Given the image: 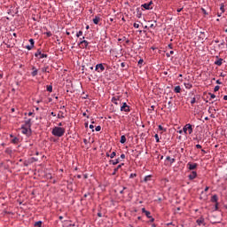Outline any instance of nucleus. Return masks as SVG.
I'll list each match as a JSON object with an SVG mask.
<instances>
[{
	"mask_svg": "<svg viewBox=\"0 0 227 227\" xmlns=\"http://www.w3.org/2000/svg\"><path fill=\"white\" fill-rule=\"evenodd\" d=\"M65 132H66L65 128H61L58 126H55L51 130V134L55 137H63V136H65Z\"/></svg>",
	"mask_w": 227,
	"mask_h": 227,
	"instance_id": "1",
	"label": "nucleus"
},
{
	"mask_svg": "<svg viewBox=\"0 0 227 227\" xmlns=\"http://www.w3.org/2000/svg\"><path fill=\"white\" fill-rule=\"evenodd\" d=\"M183 132L184 134H187V132H188V134H192V132H193L192 125L191 123L184 125L183 128Z\"/></svg>",
	"mask_w": 227,
	"mask_h": 227,
	"instance_id": "2",
	"label": "nucleus"
},
{
	"mask_svg": "<svg viewBox=\"0 0 227 227\" xmlns=\"http://www.w3.org/2000/svg\"><path fill=\"white\" fill-rule=\"evenodd\" d=\"M145 10H153V1H150L147 4H144L141 5Z\"/></svg>",
	"mask_w": 227,
	"mask_h": 227,
	"instance_id": "3",
	"label": "nucleus"
},
{
	"mask_svg": "<svg viewBox=\"0 0 227 227\" xmlns=\"http://www.w3.org/2000/svg\"><path fill=\"white\" fill-rule=\"evenodd\" d=\"M80 49H87L88 45H90V43L86 40L80 41L78 43Z\"/></svg>",
	"mask_w": 227,
	"mask_h": 227,
	"instance_id": "4",
	"label": "nucleus"
},
{
	"mask_svg": "<svg viewBox=\"0 0 227 227\" xmlns=\"http://www.w3.org/2000/svg\"><path fill=\"white\" fill-rule=\"evenodd\" d=\"M121 111L124 113H130V106L126 103H122V106H121Z\"/></svg>",
	"mask_w": 227,
	"mask_h": 227,
	"instance_id": "5",
	"label": "nucleus"
},
{
	"mask_svg": "<svg viewBox=\"0 0 227 227\" xmlns=\"http://www.w3.org/2000/svg\"><path fill=\"white\" fill-rule=\"evenodd\" d=\"M104 70H106V67H104V64L96 65V67H95L96 72L101 73V72H104Z\"/></svg>",
	"mask_w": 227,
	"mask_h": 227,
	"instance_id": "6",
	"label": "nucleus"
},
{
	"mask_svg": "<svg viewBox=\"0 0 227 227\" xmlns=\"http://www.w3.org/2000/svg\"><path fill=\"white\" fill-rule=\"evenodd\" d=\"M187 168H188V169H190V171H192L193 169H196V168H198V163H191V162H189L187 164Z\"/></svg>",
	"mask_w": 227,
	"mask_h": 227,
	"instance_id": "7",
	"label": "nucleus"
},
{
	"mask_svg": "<svg viewBox=\"0 0 227 227\" xmlns=\"http://www.w3.org/2000/svg\"><path fill=\"white\" fill-rule=\"evenodd\" d=\"M198 176V173L196 171H192V173L188 176L189 180H194Z\"/></svg>",
	"mask_w": 227,
	"mask_h": 227,
	"instance_id": "8",
	"label": "nucleus"
},
{
	"mask_svg": "<svg viewBox=\"0 0 227 227\" xmlns=\"http://www.w3.org/2000/svg\"><path fill=\"white\" fill-rule=\"evenodd\" d=\"M216 60L215 61V65H217V67H221V65H223V61H224V59H219V56H216Z\"/></svg>",
	"mask_w": 227,
	"mask_h": 227,
	"instance_id": "9",
	"label": "nucleus"
},
{
	"mask_svg": "<svg viewBox=\"0 0 227 227\" xmlns=\"http://www.w3.org/2000/svg\"><path fill=\"white\" fill-rule=\"evenodd\" d=\"M196 223L199 226H201V224L205 225V218H203V216H200L199 219L196 220Z\"/></svg>",
	"mask_w": 227,
	"mask_h": 227,
	"instance_id": "10",
	"label": "nucleus"
},
{
	"mask_svg": "<svg viewBox=\"0 0 227 227\" xmlns=\"http://www.w3.org/2000/svg\"><path fill=\"white\" fill-rule=\"evenodd\" d=\"M125 166V163H121L120 165H118L114 169V172L112 173L113 176L116 175V173H118V169H121V167Z\"/></svg>",
	"mask_w": 227,
	"mask_h": 227,
	"instance_id": "11",
	"label": "nucleus"
},
{
	"mask_svg": "<svg viewBox=\"0 0 227 227\" xmlns=\"http://www.w3.org/2000/svg\"><path fill=\"white\" fill-rule=\"evenodd\" d=\"M137 19H141V17H143V9L139 7L137 8Z\"/></svg>",
	"mask_w": 227,
	"mask_h": 227,
	"instance_id": "12",
	"label": "nucleus"
},
{
	"mask_svg": "<svg viewBox=\"0 0 227 227\" xmlns=\"http://www.w3.org/2000/svg\"><path fill=\"white\" fill-rule=\"evenodd\" d=\"M142 213L145 214L146 217L149 219L150 217H152V213L148 210H146V208L143 207L142 208Z\"/></svg>",
	"mask_w": 227,
	"mask_h": 227,
	"instance_id": "13",
	"label": "nucleus"
},
{
	"mask_svg": "<svg viewBox=\"0 0 227 227\" xmlns=\"http://www.w3.org/2000/svg\"><path fill=\"white\" fill-rule=\"evenodd\" d=\"M219 197L217 194H215L211 197V203H219Z\"/></svg>",
	"mask_w": 227,
	"mask_h": 227,
	"instance_id": "14",
	"label": "nucleus"
},
{
	"mask_svg": "<svg viewBox=\"0 0 227 227\" xmlns=\"http://www.w3.org/2000/svg\"><path fill=\"white\" fill-rule=\"evenodd\" d=\"M32 70H33V72L31 73L32 77H36V75H38V69H36V67L34 66L32 67Z\"/></svg>",
	"mask_w": 227,
	"mask_h": 227,
	"instance_id": "15",
	"label": "nucleus"
},
{
	"mask_svg": "<svg viewBox=\"0 0 227 227\" xmlns=\"http://www.w3.org/2000/svg\"><path fill=\"white\" fill-rule=\"evenodd\" d=\"M22 134H27L29 130H31V128H27L26 126H21Z\"/></svg>",
	"mask_w": 227,
	"mask_h": 227,
	"instance_id": "16",
	"label": "nucleus"
},
{
	"mask_svg": "<svg viewBox=\"0 0 227 227\" xmlns=\"http://www.w3.org/2000/svg\"><path fill=\"white\" fill-rule=\"evenodd\" d=\"M152 175L145 176L143 182H145V184H147V182H152Z\"/></svg>",
	"mask_w": 227,
	"mask_h": 227,
	"instance_id": "17",
	"label": "nucleus"
},
{
	"mask_svg": "<svg viewBox=\"0 0 227 227\" xmlns=\"http://www.w3.org/2000/svg\"><path fill=\"white\" fill-rule=\"evenodd\" d=\"M109 164H113V166H116V164H120V158L116 160H110Z\"/></svg>",
	"mask_w": 227,
	"mask_h": 227,
	"instance_id": "18",
	"label": "nucleus"
},
{
	"mask_svg": "<svg viewBox=\"0 0 227 227\" xmlns=\"http://www.w3.org/2000/svg\"><path fill=\"white\" fill-rule=\"evenodd\" d=\"M118 100H120V96H116V97H113V98H112V102H113V104H114L115 106H118Z\"/></svg>",
	"mask_w": 227,
	"mask_h": 227,
	"instance_id": "19",
	"label": "nucleus"
},
{
	"mask_svg": "<svg viewBox=\"0 0 227 227\" xmlns=\"http://www.w3.org/2000/svg\"><path fill=\"white\" fill-rule=\"evenodd\" d=\"M23 127H27V129H31V119H27L25 121V125Z\"/></svg>",
	"mask_w": 227,
	"mask_h": 227,
	"instance_id": "20",
	"label": "nucleus"
},
{
	"mask_svg": "<svg viewBox=\"0 0 227 227\" xmlns=\"http://www.w3.org/2000/svg\"><path fill=\"white\" fill-rule=\"evenodd\" d=\"M120 143H121V145H125V143H127V137H125V135H122V136L121 137Z\"/></svg>",
	"mask_w": 227,
	"mask_h": 227,
	"instance_id": "21",
	"label": "nucleus"
},
{
	"mask_svg": "<svg viewBox=\"0 0 227 227\" xmlns=\"http://www.w3.org/2000/svg\"><path fill=\"white\" fill-rule=\"evenodd\" d=\"M101 19L99 16H95V18L93 19V23L94 24H98L100 22Z\"/></svg>",
	"mask_w": 227,
	"mask_h": 227,
	"instance_id": "22",
	"label": "nucleus"
},
{
	"mask_svg": "<svg viewBox=\"0 0 227 227\" xmlns=\"http://www.w3.org/2000/svg\"><path fill=\"white\" fill-rule=\"evenodd\" d=\"M29 164H33V160H27L23 162V166H25L26 168H27V166H29Z\"/></svg>",
	"mask_w": 227,
	"mask_h": 227,
	"instance_id": "23",
	"label": "nucleus"
},
{
	"mask_svg": "<svg viewBox=\"0 0 227 227\" xmlns=\"http://www.w3.org/2000/svg\"><path fill=\"white\" fill-rule=\"evenodd\" d=\"M57 118H59V120L65 118V114L62 111H59L57 115Z\"/></svg>",
	"mask_w": 227,
	"mask_h": 227,
	"instance_id": "24",
	"label": "nucleus"
},
{
	"mask_svg": "<svg viewBox=\"0 0 227 227\" xmlns=\"http://www.w3.org/2000/svg\"><path fill=\"white\" fill-rule=\"evenodd\" d=\"M174 91L175 93H180V91H182V88L180 87V85L176 86Z\"/></svg>",
	"mask_w": 227,
	"mask_h": 227,
	"instance_id": "25",
	"label": "nucleus"
},
{
	"mask_svg": "<svg viewBox=\"0 0 227 227\" xmlns=\"http://www.w3.org/2000/svg\"><path fill=\"white\" fill-rule=\"evenodd\" d=\"M11 143L13 145H19V137H15L13 139L11 140Z\"/></svg>",
	"mask_w": 227,
	"mask_h": 227,
	"instance_id": "26",
	"label": "nucleus"
},
{
	"mask_svg": "<svg viewBox=\"0 0 227 227\" xmlns=\"http://www.w3.org/2000/svg\"><path fill=\"white\" fill-rule=\"evenodd\" d=\"M149 27H151V29H155L157 27V21H153V23H151L149 25Z\"/></svg>",
	"mask_w": 227,
	"mask_h": 227,
	"instance_id": "27",
	"label": "nucleus"
},
{
	"mask_svg": "<svg viewBox=\"0 0 227 227\" xmlns=\"http://www.w3.org/2000/svg\"><path fill=\"white\" fill-rule=\"evenodd\" d=\"M166 160H169L170 164H173L176 160H175V158H171L170 156H167Z\"/></svg>",
	"mask_w": 227,
	"mask_h": 227,
	"instance_id": "28",
	"label": "nucleus"
},
{
	"mask_svg": "<svg viewBox=\"0 0 227 227\" xmlns=\"http://www.w3.org/2000/svg\"><path fill=\"white\" fill-rule=\"evenodd\" d=\"M121 68H125L126 70L129 69V65L125 62H121Z\"/></svg>",
	"mask_w": 227,
	"mask_h": 227,
	"instance_id": "29",
	"label": "nucleus"
},
{
	"mask_svg": "<svg viewBox=\"0 0 227 227\" xmlns=\"http://www.w3.org/2000/svg\"><path fill=\"white\" fill-rule=\"evenodd\" d=\"M42 72L49 74V66L43 67Z\"/></svg>",
	"mask_w": 227,
	"mask_h": 227,
	"instance_id": "30",
	"label": "nucleus"
},
{
	"mask_svg": "<svg viewBox=\"0 0 227 227\" xmlns=\"http://www.w3.org/2000/svg\"><path fill=\"white\" fill-rule=\"evenodd\" d=\"M42 54V50L38 49L37 51L35 53V57L38 58V56H41Z\"/></svg>",
	"mask_w": 227,
	"mask_h": 227,
	"instance_id": "31",
	"label": "nucleus"
},
{
	"mask_svg": "<svg viewBox=\"0 0 227 227\" xmlns=\"http://www.w3.org/2000/svg\"><path fill=\"white\" fill-rule=\"evenodd\" d=\"M5 153H7V155H12V153H13V151H12V149L7 148L5 149Z\"/></svg>",
	"mask_w": 227,
	"mask_h": 227,
	"instance_id": "32",
	"label": "nucleus"
},
{
	"mask_svg": "<svg viewBox=\"0 0 227 227\" xmlns=\"http://www.w3.org/2000/svg\"><path fill=\"white\" fill-rule=\"evenodd\" d=\"M46 90H47V91H49L50 93H52V85H47Z\"/></svg>",
	"mask_w": 227,
	"mask_h": 227,
	"instance_id": "33",
	"label": "nucleus"
},
{
	"mask_svg": "<svg viewBox=\"0 0 227 227\" xmlns=\"http://www.w3.org/2000/svg\"><path fill=\"white\" fill-rule=\"evenodd\" d=\"M220 10H221V13H224V12H225V10H224V4H221Z\"/></svg>",
	"mask_w": 227,
	"mask_h": 227,
	"instance_id": "34",
	"label": "nucleus"
},
{
	"mask_svg": "<svg viewBox=\"0 0 227 227\" xmlns=\"http://www.w3.org/2000/svg\"><path fill=\"white\" fill-rule=\"evenodd\" d=\"M43 58H47V54L41 53V55L38 57L39 59H43Z\"/></svg>",
	"mask_w": 227,
	"mask_h": 227,
	"instance_id": "35",
	"label": "nucleus"
},
{
	"mask_svg": "<svg viewBox=\"0 0 227 227\" xmlns=\"http://www.w3.org/2000/svg\"><path fill=\"white\" fill-rule=\"evenodd\" d=\"M172 54H175L174 51H170L169 52L166 53L167 58H170Z\"/></svg>",
	"mask_w": 227,
	"mask_h": 227,
	"instance_id": "36",
	"label": "nucleus"
},
{
	"mask_svg": "<svg viewBox=\"0 0 227 227\" xmlns=\"http://www.w3.org/2000/svg\"><path fill=\"white\" fill-rule=\"evenodd\" d=\"M185 88H187L188 90H191V88H192V84L191 83H184Z\"/></svg>",
	"mask_w": 227,
	"mask_h": 227,
	"instance_id": "37",
	"label": "nucleus"
},
{
	"mask_svg": "<svg viewBox=\"0 0 227 227\" xmlns=\"http://www.w3.org/2000/svg\"><path fill=\"white\" fill-rule=\"evenodd\" d=\"M114 157H116V152H113V153L110 154V159H114Z\"/></svg>",
	"mask_w": 227,
	"mask_h": 227,
	"instance_id": "38",
	"label": "nucleus"
},
{
	"mask_svg": "<svg viewBox=\"0 0 227 227\" xmlns=\"http://www.w3.org/2000/svg\"><path fill=\"white\" fill-rule=\"evenodd\" d=\"M35 226L42 227V221H38L35 223Z\"/></svg>",
	"mask_w": 227,
	"mask_h": 227,
	"instance_id": "39",
	"label": "nucleus"
},
{
	"mask_svg": "<svg viewBox=\"0 0 227 227\" xmlns=\"http://www.w3.org/2000/svg\"><path fill=\"white\" fill-rule=\"evenodd\" d=\"M29 43L32 47H35V40L34 39H29Z\"/></svg>",
	"mask_w": 227,
	"mask_h": 227,
	"instance_id": "40",
	"label": "nucleus"
},
{
	"mask_svg": "<svg viewBox=\"0 0 227 227\" xmlns=\"http://www.w3.org/2000/svg\"><path fill=\"white\" fill-rule=\"evenodd\" d=\"M143 63H145V60L143 59H140L138 60V66L141 67V65H143Z\"/></svg>",
	"mask_w": 227,
	"mask_h": 227,
	"instance_id": "41",
	"label": "nucleus"
},
{
	"mask_svg": "<svg viewBox=\"0 0 227 227\" xmlns=\"http://www.w3.org/2000/svg\"><path fill=\"white\" fill-rule=\"evenodd\" d=\"M154 137H155L156 143H160V140L159 139V135L158 134H155Z\"/></svg>",
	"mask_w": 227,
	"mask_h": 227,
	"instance_id": "42",
	"label": "nucleus"
},
{
	"mask_svg": "<svg viewBox=\"0 0 227 227\" xmlns=\"http://www.w3.org/2000/svg\"><path fill=\"white\" fill-rule=\"evenodd\" d=\"M77 38H80V36H82V31L80 30L77 34H76Z\"/></svg>",
	"mask_w": 227,
	"mask_h": 227,
	"instance_id": "43",
	"label": "nucleus"
},
{
	"mask_svg": "<svg viewBox=\"0 0 227 227\" xmlns=\"http://www.w3.org/2000/svg\"><path fill=\"white\" fill-rule=\"evenodd\" d=\"M191 104H192V106H194V104H196V98H192Z\"/></svg>",
	"mask_w": 227,
	"mask_h": 227,
	"instance_id": "44",
	"label": "nucleus"
},
{
	"mask_svg": "<svg viewBox=\"0 0 227 227\" xmlns=\"http://www.w3.org/2000/svg\"><path fill=\"white\" fill-rule=\"evenodd\" d=\"M168 109H171V107H173V102L172 101H168Z\"/></svg>",
	"mask_w": 227,
	"mask_h": 227,
	"instance_id": "45",
	"label": "nucleus"
},
{
	"mask_svg": "<svg viewBox=\"0 0 227 227\" xmlns=\"http://www.w3.org/2000/svg\"><path fill=\"white\" fill-rule=\"evenodd\" d=\"M95 130H96V132H100V130H102V127L97 126Z\"/></svg>",
	"mask_w": 227,
	"mask_h": 227,
	"instance_id": "46",
	"label": "nucleus"
},
{
	"mask_svg": "<svg viewBox=\"0 0 227 227\" xmlns=\"http://www.w3.org/2000/svg\"><path fill=\"white\" fill-rule=\"evenodd\" d=\"M136 176H137V174L132 173L130 174L129 178H136Z\"/></svg>",
	"mask_w": 227,
	"mask_h": 227,
	"instance_id": "47",
	"label": "nucleus"
},
{
	"mask_svg": "<svg viewBox=\"0 0 227 227\" xmlns=\"http://www.w3.org/2000/svg\"><path fill=\"white\" fill-rule=\"evenodd\" d=\"M35 47L34 46H31V45H27L26 46V49H27V51H31L32 49H34Z\"/></svg>",
	"mask_w": 227,
	"mask_h": 227,
	"instance_id": "48",
	"label": "nucleus"
},
{
	"mask_svg": "<svg viewBox=\"0 0 227 227\" xmlns=\"http://www.w3.org/2000/svg\"><path fill=\"white\" fill-rule=\"evenodd\" d=\"M215 210H219V202L215 204Z\"/></svg>",
	"mask_w": 227,
	"mask_h": 227,
	"instance_id": "49",
	"label": "nucleus"
},
{
	"mask_svg": "<svg viewBox=\"0 0 227 227\" xmlns=\"http://www.w3.org/2000/svg\"><path fill=\"white\" fill-rule=\"evenodd\" d=\"M159 130H163V132H166V129H164V127L161 125H159Z\"/></svg>",
	"mask_w": 227,
	"mask_h": 227,
	"instance_id": "50",
	"label": "nucleus"
},
{
	"mask_svg": "<svg viewBox=\"0 0 227 227\" xmlns=\"http://www.w3.org/2000/svg\"><path fill=\"white\" fill-rule=\"evenodd\" d=\"M127 187H123L122 190H120V194H123V192L126 191Z\"/></svg>",
	"mask_w": 227,
	"mask_h": 227,
	"instance_id": "51",
	"label": "nucleus"
},
{
	"mask_svg": "<svg viewBox=\"0 0 227 227\" xmlns=\"http://www.w3.org/2000/svg\"><path fill=\"white\" fill-rule=\"evenodd\" d=\"M133 27H135L136 29H138V27H139V24H137V23H134V24H133Z\"/></svg>",
	"mask_w": 227,
	"mask_h": 227,
	"instance_id": "52",
	"label": "nucleus"
},
{
	"mask_svg": "<svg viewBox=\"0 0 227 227\" xmlns=\"http://www.w3.org/2000/svg\"><path fill=\"white\" fill-rule=\"evenodd\" d=\"M29 160H33V162H36L38 161V159L32 157L29 159Z\"/></svg>",
	"mask_w": 227,
	"mask_h": 227,
	"instance_id": "53",
	"label": "nucleus"
},
{
	"mask_svg": "<svg viewBox=\"0 0 227 227\" xmlns=\"http://www.w3.org/2000/svg\"><path fill=\"white\" fill-rule=\"evenodd\" d=\"M208 95L210 96V98H215V94L209 92Z\"/></svg>",
	"mask_w": 227,
	"mask_h": 227,
	"instance_id": "54",
	"label": "nucleus"
},
{
	"mask_svg": "<svg viewBox=\"0 0 227 227\" xmlns=\"http://www.w3.org/2000/svg\"><path fill=\"white\" fill-rule=\"evenodd\" d=\"M219 85H216L215 87V89H214V91H219Z\"/></svg>",
	"mask_w": 227,
	"mask_h": 227,
	"instance_id": "55",
	"label": "nucleus"
},
{
	"mask_svg": "<svg viewBox=\"0 0 227 227\" xmlns=\"http://www.w3.org/2000/svg\"><path fill=\"white\" fill-rule=\"evenodd\" d=\"M90 129H92V132H94V131H95V129H95V126H93V124H90Z\"/></svg>",
	"mask_w": 227,
	"mask_h": 227,
	"instance_id": "56",
	"label": "nucleus"
},
{
	"mask_svg": "<svg viewBox=\"0 0 227 227\" xmlns=\"http://www.w3.org/2000/svg\"><path fill=\"white\" fill-rule=\"evenodd\" d=\"M155 110V106H152L151 108H149V111H154Z\"/></svg>",
	"mask_w": 227,
	"mask_h": 227,
	"instance_id": "57",
	"label": "nucleus"
},
{
	"mask_svg": "<svg viewBox=\"0 0 227 227\" xmlns=\"http://www.w3.org/2000/svg\"><path fill=\"white\" fill-rule=\"evenodd\" d=\"M149 219H150V223H153L155 221V218H153L152 216Z\"/></svg>",
	"mask_w": 227,
	"mask_h": 227,
	"instance_id": "58",
	"label": "nucleus"
},
{
	"mask_svg": "<svg viewBox=\"0 0 227 227\" xmlns=\"http://www.w3.org/2000/svg\"><path fill=\"white\" fill-rule=\"evenodd\" d=\"M195 146H196V148H198L199 150L201 149V145H200V144L196 145Z\"/></svg>",
	"mask_w": 227,
	"mask_h": 227,
	"instance_id": "59",
	"label": "nucleus"
},
{
	"mask_svg": "<svg viewBox=\"0 0 227 227\" xmlns=\"http://www.w3.org/2000/svg\"><path fill=\"white\" fill-rule=\"evenodd\" d=\"M82 116H85L86 118H90V115H88V114H86V112L82 114Z\"/></svg>",
	"mask_w": 227,
	"mask_h": 227,
	"instance_id": "60",
	"label": "nucleus"
},
{
	"mask_svg": "<svg viewBox=\"0 0 227 227\" xmlns=\"http://www.w3.org/2000/svg\"><path fill=\"white\" fill-rule=\"evenodd\" d=\"M182 10H184V8H179L176 10L177 13H180V12H182Z\"/></svg>",
	"mask_w": 227,
	"mask_h": 227,
	"instance_id": "61",
	"label": "nucleus"
},
{
	"mask_svg": "<svg viewBox=\"0 0 227 227\" xmlns=\"http://www.w3.org/2000/svg\"><path fill=\"white\" fill-rule=\"evenodd\" d=\"M216 84H223V82H221V80H217Z\"/></svg>",
	"mask_w": 227,
	"mask_h": 227,
	"instance_id": "62",
	"label": "nucleus"
},
{
	"mask_svg": "<svg viewBox=\"0 0 227 227\" xmlns=\"http://www.w3.org/2000/svg\"><path fill=\"white\" fill-rule=\"evenodd\" d=\"M121 159H125V154H121Z\"/></svg>",
	"mask_w": 227,
	"mask_h": 227,
	"instance_id": "63",
	"label": "nucleus"
},
{
	"mask_svg": "<svg viewBox=\"0 0 227 227\" xmlns=\"http://www.w3.org/2000/svg\"><path fill=\"white\" fill-rule=\"evenodd\" d=\"M223 100H227V96H224V97H223Z\"/></svg>",
	"mask_w": 227,
	"mask_h": 227,
	"instance_id": "64",
	"label": "nucleus"
}]
</instances>
